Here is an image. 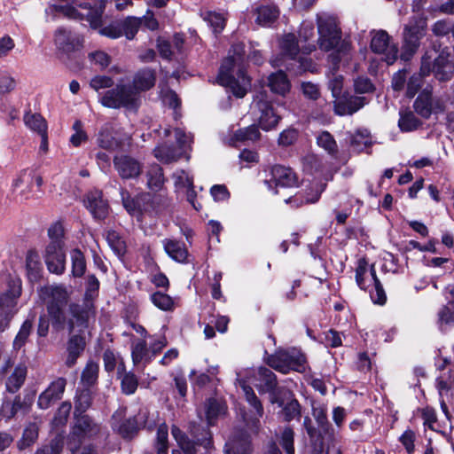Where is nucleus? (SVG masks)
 <instances>
[{
    "label": "nucleus",
    "mask_w": 454,
    "mask_h": 454,
    "mask_svg": "<svg viewBox=\"0 0 454 454\" xmlns=\"http://www.w3.org/2000/svg\"><path fill=\"white\" fill-rule=\"evenodd\" d=\"M427 76V75L422 74V72L419 70V73H414L409 78L405 92V97L407 98L411 99L416 96L423 85L424 78Z\"/></svg>",
    "instance_id": "obj_40"
},
{
    "label": "nucleus",
    "mask_w": 454,
    "mask_h": 454,
    "mask_svg": "<svg viewBox=\"0 0 454 454\" xmlns=\"http://www.w3.org/2000/svg\"><path fill=\"white\" fill-rule=\"evenodd\" d=\"M157 80L155 69L143 67L136 72L132 80V85L139 92L150 90L154 87Z\"/></svg>",
    "instance_id": "obj_21"
},
{
    "label": "nucleus",
    "mask_w": 454,
    "mask_h": 454,
    "mask_svg": "<svg viewBox=\"0 0 454 454\" xmlns=\"http://www.w3.org/2000/svg\"><path fill=\"white\" fill-rule=\"evenodd\" d=\"M268 86L273 93L286 96L290 91L291 82L283 70H278L269 75Z\"/></svg>",
    "instance_id": "obj_23"
},
{
    "label": "nucleus",
    "mask_w": 454,
    "mask_h": 454,
    "mask_svg": "<svg viewBox=\"0 0 454 454\" xmlns=\"http://www.w3.org/2000/svg\"><path fill=\"white\" fill-rule=\"evenodd\" d=\"M327 184L325 182L311 183L305 190L304 200L307 204L317 203L322 193L325 191Z\"/></svg>",
    "instance_id": "obj_36"
},
{
    "label": "nucleus",
    "mask_w": 454,
    "mask_h": 454,
    "mask_svg": "<svg viewBox=\"0 0 454 454\" xmlns=\"http://www.w3.org/2000/svg\"><path fill=\"white\" fill-rule=\"evenodd\" d=\"M38 437V427L35 423H30L25 428L22 438L19 442L20 449H26L34 444Z\"/></svg>",
    "instance_id": "obj_46"
},
{
    "label": "nucleus",
    "mask_w": 454,
    "mask_h": 454,
    "mask_svg": "<svg viewBox=\"0 0 454 454\" xmlns=\"http://www.w3.org/2000/svg\"><path fill=\"white\" fill-rule=\"evenodd\" d=\"M91 404V392L84 387L79 391L75 399V412H84Z\"/></svg>",
    "instance_id": "obj_54"
},
{
    "label": "nucleus",
    "mask_w": 454,
    "mask_h": 454,
    "mask_svg": "<svg viewBox=\"0 0 454 454\" xmlns=\"http://www.w3.org/2000/svg\"><path fill=\"white\" fill-rule=\"evenodd\" d=\"M261 138L259 126L251 124L247 128L239 129L234 133V139L239 142L257 141Z\"/></svg>",
    "instance_id": "obj_39"
},
{
    "label": "nucleus",
    "mask_w": 454,
    "mask_h": 454,
    "mask_svg": "<svg viewBox=\"0 0 454 454\" xmlns=\"http://www.w3.org/2000/svg\"><path fill=\"white\" fill-rule=\"evenodd\" d=\"M210 194L216 202L226 201L231 198V192L225 184H214L210 188Z\"/></svg>",
    "instance_id": "obj_60"
},
{
    "label": "nucleus",
    "mask_w": 454,
    "mask_h": 454,
    "mask_svg": "<svg viewBox=\"0 0 454 454\" xmlns=\"http://www.w3.org/2000/svg\"><path fill=\"white\" fill-rule=\"evenodd\" d=\"M390 36L385 30L378 31L371 40L370 48L377 54L384 53L389 45Z\"/></svg>",
    "instance_id": "obj_35"
},
{
    "label": "nucleus",
    "mask_w": 454,
    "mask_h": 454,
    "mask_svg": "<svg viewBox=\"0 0 454 454\" xmlns=\"http://www.w3.org/2000/svg\"><path fill=\"white\" fill-rule=\"evenodd\" d=\"M115 169L122 179L137 177L142 170L141 163L129 155L115 156Z\"/></svg>",
    "instance_id": "obj_20"
},
{
    "label": "nucleus",
    "mask_w": 454,
    "mask_h": 454,
    "mask_svg": "<svg viewBox=\"0 0 454 454\" xmlns=\"http://www.w3.org/2000/svg\"><path fill=\"white\" fill-rule=\"evenodd\" d=\"M423 125V121L411 110L400 111L398 128L402 132H412Z\"/></svg>",
    "instance_id": "obj_24"
},
{
    "label": "nucleus",
    "mask_w": 454,
    "mask_h": 454,
    "mask_svg": "<svg viewBox=\"0 0 454 454\" xmlns=\"http://www.w3.org/2000/svg\"><path fill=\"white\" fill-rule=\"evenodd\" d=\"M427 33V21L422 18H413L403 27L401 59L410 60L420 46V41Z\"/></svg>",
    "instance_id": "obj_6"
},
{
    "label": "nucleus",
    "mask_w": 454,
    "mask_h": 454,
    "mask_svg": "<svg viewBox=\"0 0 454 454\" xmlns=\"http://www.w3.org/2000/svg\"><path fill=\"white\" fill-rule=\"evenodd\" d=\"M153 155L156 159L165 164H168L176 160L172 149L167 146L155 147L153 149Z\"/></svg>",
    "instance_id": "obj_58"
},
{
    "label": "nucleus",
    "mask_w": 454,
    "mask_h": 454,
    "mask_svg": "<svg viewBox=\"0 0 454 454\" xmlns=\"http://www.w3.org/2000/svg\"><path fill=\"white\" fill-rule=\"evenodd\" d=\"M98 365L96 363L89 362L82 373L81 382L84 387L90 388L98 379Z\"/></svg>",
    "instance_id": "obj_45"
},
{
    "label": "nucleus",
    "mask_w": 454,
    "mask_h": 454,
    "mask_svg": "<svg viewBox=\"0 0 454 454\" xmlns=\"http://www.w3.org/2000/svg\"><path fill=\"white\" fill-rule=\"evenodd\" d=\"M317 32V44L321 51H330L335 49L340 42L341 31L333 20H318Z\"/></svg>",
    "instance_id": "obj_11"
},
{
    "label": "nucleus",
    "mask_w": 454,
    "mask_h": 454,
    "mask_svg": "<svg viewBox=\"0 0 454 454\" xmlns=\"http://www.w3.org/2000/svg\"><path fill=\"white\" fill-rule=\"evenodd\" d=\"M281 49L286 55L294 59L300 52L296 36L292 33L286 35L281 42Z\"/></svg>",
    "instance_id": "obj_42"
},
{
    "label": "nucleus",
    "mask_w": 454,
    "mask_h": 454,
    "mask_svg": "<svg viewBox=\"0 0 454 454\" xmlns=\"http://www.w3.org/2000/svg\"><path fill=\"white\" fill-rule=\"evenodd\" d=\"M152 302L161 310H170L174 307L172 298L161 292H155L151 295Z\"/></svg>",
    "instance_id": "obj_50"
},
{
    "label": "nucleus",
    "mask_w": 454,
    "mask_h": 454,
    "mask_svg": "<svg viewBox=\"0 0 454 454\" xmlns=\"http://www.w3.org/2000/svg\"><path fill=\"white\" fill-rule=\"evenodd\" d=\"M171 434L184 454H195V442L191 441L176 426H172Z\"/></svg>",
    "instance_id": "obj_31"
},
{
    "label": "nucleus",
    "mask_w": 454,
    "mask_h": 454,
    "mask_svg": "<svg viewBox=\"0 0 454 454\" xmlns=\"http://www.w3.org/2000/svg\"><path fill=\"white\" fill-rule=\"evenodd\" d=\"M142 25V19L129 16L121 22H115V39L122 35L128 40H132L137 34Z\"/></svg>",
    "instance_id": "obj_22"
},
{
    "label": "nucleus",
    "mask_w": 454,
    "mask_h": 454,
    "mask_svg": "<svg viewBox=\"0 0 454 454\" xmlns=\"http://www.w3.org/2000/svg\"><path fill=\"white\" fill-rule=\"evenodd\" d=\"M66 380L58 378L51 383V385L39 395L38 406L41 409H48L52 403L61 398L65 387Z\"/></svg>",
    "instance_id": "obj_18"
},
{
    "label": "nucleus",
    "mask_w": 454,
    "mask_h": 454,
    "mask_svg": "<svg viewBox=\"0 0 454 454\" xmlns=\"http://www.w3.org/2000/svg\"><path fill=\"white\" fill-rule=\"evenodd\" d=\"M163 247L168 255H190L183 240L165 239Z\"/></svg>",
    "instance_id": "obj_41"
},
{
    "label": "nucleus",
    "mask_w": 454,
    "mask_h": 454,
    "mask_svg": "<svg viewBox=\"0 0 454 454\" xmlns=\"http://www.w3.org/2000/svg\"><path fill=\"white\" fill-rule=\"evenodd\" d=\"M131 355L135 364L142 361L149 362L153 357L145 340L139 341L133 346Z\"/></svg>",
    "instance_id": "obj_47"
},
{
    "label": "nucleus",
    "mask_w": 454,
    "mask_h": 454,
    "mask_svg": "<svg viewBox=\"0 0 454 454\" xmlns=\"http://www.w3.org/2000/svg\"><path fill=\"white\" fill-rule=\"evenodd\" d=\"M147 187L153 192H159L162 189L166 181L163 168L159 164H153L146 172Z\"/></svg>",
    "instance_id": "obj_25"
},
{
    "label": "nucleus",
    "mask_w": 454,
    "mask_h": 454,
    "mask_svg": "<svg viewBox=\"0 0 454 454\" xmlns=\"http://www.w3.org/2000/svg\"><path fill=\"white\" fill-rule=\"evenodd\" d=\"M63 307L59 304H48V312L51 319V324L57 330L63 329L65 327L66 319L63 312Z\"/></svg>",
    "instance_id": "obj_44"
},
{
    "label": "nucleus",
    "mask_w": 454,
    "mask_h": 454,
    "mask_svg": "<svg viewBox=\"0 0 454 454\" xmlns=\"http://www.w3.org/2000/svg\"><path fill=\"white\" fill-rule=\"evenodd\" d=\"M101 431L100 427L89 416L76 417L67 437V443L83 442L97 436Z\"/></svg>",
    "instance_id": "obj_10"
},
{
    "label": "nucleus",
    "mask_w": 454,
    "mask_h": 454,
    "mask_svg": "<svg viewBox=\"0 0 454 454\" xmlns=\"http://www.w3.org/2000/svg\"><path fill=\"white\" fill-rule=\"evenodd\" d=\"M121 199L123 207L129 214L140 211V202L138 199L131 197L129 192L124 189L121 190Z\"/></svg>",
    "instance_id": "obj_53"
},
{
    "label": "nucleus",
    "mask_w": 454,
    "mask_h": 454,
    "mask_svg": "<svg viewBox=\"0 0 454 454\" xmlns=\"http://www.w3.org/2000/svg\"><path fill=\"white\" fill-rule=\"evenodd\" d=\"M225 454H251L250 441L247 437L230 440L225 445Z\"/></svg>",
    "instance_id": "obj_34"
},
{
    "label": "nucleus",
    "mask_w": 454,
    "mask_h": 454,
    "mask_svg": "<svg viewBox=\"0 0 454 454\" xmlns=\"http://www.w3.org/2000/svg\"><path fill=\"white\" fill-rule=\"evenodd\" d=\"M270 175V182L277 187L288 188L298 185V176L290 167L276 164L271 167Z\"/></svg>",
    "instance_id": "obj_15"
},
{
    "label": "nucleus",
    "mask_w": 454,
    "mask_h": 454,
    "mask_svg": "<svg viewBox=\"0 0 454 454\" xmlns=\"http://www.w3.org/2000/svg\"><path fill=\"white\" fill-rule=\"evenodd\" d=\"M55 45L58 51L68 61L74 60V67H81L82 59L79 57L84 47V37L65 27H59L54 34Z\"/></svg>",
    "instance_id": "obj_5"
},
{
    "label": "nucleus",
    "mask_w": 454,
    "mask_h": 454,
    "mask_svg": "<svg viewBox=\"0 0 454 454\" xmlns=\"http://www.w3.org/2000/svg\"><path fill=\"white\" fill-rule=\"evenodd\" d=\"M82 201L84 207L95 219L104 220L107 217L110 206L108 200L104 198L101 190L93 189L87 192L83 196Z\"/></svg>",
    "instance_id": "obj_12"
},
{
    "label": "nucleus",
    "mask_w": 454,
    "mask_h": 454,
    "mask_svg": "<svg viewBox=\"0 0 454 454\" xmlns=\"http://www.w3.org/2000/svg\"><path fill=\"white\" fill-rule=\"evenodd\" d=\"M47 243L44 255H66L68 236L62 219L56 220L47 228Z\"/></svg>",
    "instance_id": "obj_9"
},
{
    "label": "nucleus",
    "mask_w": 454,
    "mask_h": 454,
    "mask_svg": "<svg viewBox=\"0 0 454 454\" xmlns=\"http://www.w3.org/2000/svg\"><path fill=\"white\" fill-rule=\"evenodd\" d=\"M47 294H50L51 300L49 303L59 304L65 306L67 300V291L61 286H50L46 288Z\"/></svg>",
    "instance_id": "obj_48"
},
{
    "label": "nucleus",
    "mask_w": 454,
    "mask_h": 454,
    "mask_svg": "<svg viewBox=\"0 0 454 454\" xmlns=\"http://www.w3.org/2000/svg\"><path fill=\"white\" fill-rule=\"evenodd\" d=\"M377 278L374 263H370L364 257L358 259L356 267V281L358 286L367 290Z\"/></svg>",
    "instance_id": "obj_19"
},
{
    "label": "nucleus",
    "mask_w": 454,
    "mask_h": 454,
    "mask_svg": "<svg viewBox=\"0 0 454 454\" xmlns=\"http://www.w3.org/2000/svg\"><path fill=\"white\" fill-rule=\"evenodd\" d=\"M317 145L323 148L330 156L336 158L339 153L334 137L327 130L321 131L317 137Z\"/></svg>",
    "instance_id": "obj_30"
},
{
    "label": "nucleus",
    "mask_w": 454,
    "mask_h": 454,
    "mask_svg": "<svg viewBox=\"0 0 454 454\" xmlns=\"http://www.w3.org/2000/svg\"><path fill=\"white\" fill-rule=\"evenodd\" d=\"M90 85L95 90L106 88L109 89L114 85V80L110 76L96 75L90 80Z\"/></svg>",
    "instance_id": "obj_64"
},
{
    "label": "nucleus",
    "mask_w": 454,
    "mask_h": 454,
    "mask_svg": "<svg viewBox=\"0 0 454 454\" xmlns=\"http://www.w3.org/2000/svg\"><path fill=\"white\" fill-rule=\"evenodd\" d=\"M27 369L25 364H20L15 368L6 381V388L11 393L17 392L23 385L27 377Z\"/></svg>",
    "instance_id": "obj_26"
},
{
    "label": "nucleus",
    "mask_w": 454,
    "mask_h": 454,
    "mask_svg": "<svg viewBox=\"0 0 454 454\" xmlns=\"http://www.w3.org/2000/svg\"><path fill=\"white\" fill-rule=\"evenodd\" d=\"M434 35L437 36H444L451 33L453 35L454 25L444 20H440L434 22L432 27Z\"/></svg>",
    "instance_id": "obj_62"
},
{
    "label": "nucleus",
    "mask_w": 454,
    "mask_h": 454,
    "mask_svg": "<svg viewBox=\"0 0 454 454\" xmlns=\"http://www.w3.org/2000/svg\"><path fill=\"white\" fill-rule=\"evenodd\" d=\"M139 93L132 84H115V108L124 107L137 112L140 106Z\"/></svg>",
    "instance_id": "obj_13"
},
{
    "label": "nucleus",
    "mask_w": 454,
    "mask_h": 454,
    "mask_svg": "<svg viewBox=\"0 0 454 454\" xmlns=\"http://www.w3.org/2000/svg\"><path fill=\"white\" fill-rule=\"evenodd\" d=\"M414 112L425 120H428L434 113L433 88L425 87L413 102Z\"/></svg>",
    "instance_id": "obj_17"
},
{
    "label": "nucleus",
    "mask_w": 454,
    "mask_h": 454,
    "mask_svg": "<svg viewBox=\"0 0 454 454\" xmlns=\"http://www.w3.org/2000/svg\"><path fill=\"white\" fill-rule=\"evenodd\" d=\"M24 121L30 129L38 134L47 132V122L40 114H26Z\"/></svg>",
    "instance_id": "obj_38"
},
{
    "label": "nucleus",
    "mask_w": 454,
    "mask_h": 454,
    "mask_svg": "<svg viewBox=\"0 0 454 454\" xmlns=\"http://www.w3.org/2000/svg\"><path fill=\"white\" fill-rule=\"evenodd\" d=\"M266 363L282 373H287L291 370L302 372L306 369L305 356L296 348L278 350L267 357Z\"/></svg>",
    "instance_id": "obj_7"
},
{
    "label": "nucleus",
    "mask_w": 454,
    "mask_h": 454,
    "mask_svg": "<svg viewBox=\"0 0 454 454\" xmlns=\"http://www.w3.org/2000/svg\"><path fill=\"white\" fill-rule=\"evenodd\" d=\"M138 386L137 377L131 373H125L121 380V389L125 395H132L136 392Z\"/></svg>",
    "instance_id": "obj_55"
},
{
    "label": "nucleus",
    "mask_w": 454,
    "mask_h": 454,
    "mask_svg": "<svg viewBox=\"0 0 454 454\" xmlns=\"http://www.w3.org/2000/svg\"><path fill=\"white\" fill-rule=\"evenodd\" d=\"M280 443L287 454H294V431L290 427L283 430Z\"/></svg>",
    "instance_id": "obj_63"
},
{
    "label": "nucleus",
    "mask_w": 454,
    "mask_h": 454,
    "mask_svg": "<svg viewBox=\"0 0 454 454\" xmlns=\"http://www.w3.org/2000/svg\"><path fill=\"white\" fill-rule=\"evenodd\" d=\"M31 330H32V322L30 320H26L18 334L16 335L14 340H13V348L14 349H20L26 343L28 336L30 335L31 333Z\"/></svg>",
    "instance_id": "obj_49"
},
{
    "label": "nucleus",
    "mask_w": 454,
    "mask_h": 454,
    "mask_svg": "<svg viewBox=\"0 0 454 454\" xmlns=\"http://www.w3.org/2000/svg\"><path fill=\"white\" fill-rule=\"evenodd\" d=\"M257 106L261 112L259 127L264 131H270L275 129L281 120V117L277 114L272 103L268 100L260 99L257 102Z\"/></svg>",
    "instance_id": "obj_16"
},
{
    "label": "nucleus",
    "mask_w": 454,
    "mask_h": 454,
    "mask_svg": "<svg viewBox=\"0 0 454 454\" xmlns=\"http://www.w3.org/2000/svg\"><path fill=\"white\" fill-rule=\"evenodd\" d=\"M8 289L0 296V332L8 326L14 314L17 299L21 294V280L18 276H10L7 281Z\"/></svg>",
    "instance_id": "obj_8"
},
{
    "label": "nucleus",
    "mask_w": 454,
    "mask_h": 454,
    "mask_svg": "<svg viewBox=\"0 0 454 454\" xmlns=\"http://www.w3.org/2000/svg\"><path fill=\"white\" fill-rule=\"evenodd\" d=\"M256 22L262 26H270L277 20L279 12L277 7L261 5L256 8Z\"/></svg>",
    "instance_id": "obj_29"
},
{
    "label": "nucleus",
    "mask_w": 454,
    "mask_h": 454,
    "mask_svg": "<svg viewBox=\"0 0 454 454\" xmlns=\"http://www.w3.org/2000/svg\"><path fill=\"white\" fill-rule=\"evenodd\" d=\"M283 416L286 421L297 419L301 415V407L297 400L287 403L283 409Z\"/></svg>",
    "instance_id": "obj_59"
},
{
    "label": "nucleus",
    "mask_w": 454,
    "mask_h": 454,
    "mask_svg": "<svg viewBox=\"0 0 454 454\" xmlns=\"http://www.w3.org/2000/svg\"><path fill=\"white\" fill-rule=\"evenodd\" d=\"M301 89L303 96L309 100L316 101L320 97L318 86L311 82H302Z\"/></svg>",
    "instance_id": "obj_61"
},
{
    "label": "nucleus",
    "mask_w": 454,
    "mask_h": 454,
    "mask_svg": "<svg viewBox=\"0 0 454 454\" xmlns=\"http://www.w3.org/2000/svg\"><path fill=\"white\" fill-rule=\"evenodd\" d=\"M72 317L68 321L69 331H74L75 326L85 327L89 318V311L82 309L79 305H71Z\"/></svg>",
    "instance_id": "obj_32"
},
{
    "label": "nucleus",
    "mask_w": 454,
    "mask_h": 454,
    "mask_svg": "<svg viewBox=\"0 0 454 454\" xmlns=\"http://www.w3.org/2000/svg\"><path fill=\"white\" fill-rule=\"evenodd\" d=\"M235 67L236 59L233 56L224 58L218 69L216 83L229 89L237 98H243L247 93L248 87L251 86V78L243 67L238 69L237 77H235L233 74Z\"/></svg>",
    "instance_id": "obj_2"
},
{
    "label": "nucleus",
    "mask_w": 454,
    "mask_h": 454,
    "mask_svg": "<svg viewBox=\"0 0 454 454\" xmlns=\"http://www.w3.org/2000/svg\"><path fill=\"white\" fill-rule=\"evenodd\" d=\"M70 411L71 403L67 402L62 403L52 419L53 427L58 428L63 427L67 421Z\"/></svg>",
    "instance_id": "obj_52"
},
{
    "label": "nucleus",
    "mask_w": 454,
    "mask_h": 454,
    "mask_svg": "<svg viewBox=\"0 0 454 454\" xmlns=\"http://www.w3.org/2000/svg\"><path fill=\"white\" fill-rule=\"evenodd\" d=\"M88 59L92 66L97 67V70H105L111 63L112 58L106 52L98 50L91 51L88 54Z\"/></svg>",
    "instance_id": "obj_43"
},
{
    "label": "nucleus",
    "mask_w": 454,
    "mask_h": 454,
    "mask_svg": "<svg viewBox=\"0 0 454 454\" xmlns=\"http://www.w3.org/2000/svg\"><path fill=\"white\" fill-rule=\"evenodd\" d=\"M225 411L224 404L216 399L210 398L206 403V419L209 426L214 425L215 420Z\"/></svg>",
    "instance_id": "obj_33"
},
{
    "label": "nucleus",
    "mask_w": 454,
    "mask_h": 454,
    "mask_svg": "<svg viewBox=\"0 0 454 454\" xmlns=\"http://www.w3.org/2000/svg\"><path fill=\"white\" fill-rule=\"evenodd\" d=\"M420 71L433 75L439 82H450L454 76V59L450 51H442L436 56H422Z\"/></svg>",
    "instance_id": "obj_4"
},
{
    "label": "nucleus",
    "mask_w": 454,
    "mask_h": 454,
    "mask_svg": "<svg viewBox=\"0 0 454 454\" xmlns=\"http://www.w3.org/2000/svg\"><path fill=\"white\" fill-rule=\"evenodd\" d=\"M140 424L136 418L129 419L119 427V433L123 438H132L139 430Z\"/></svg>",
    "instance_id": "obj_56"
},
{
    "label": "nucleus",
    "mask_w": 454,
    "mask_h": 454,
    "mask_svg": "<svg viewBox=\"0 0 454 454\" xmlns=\"http://www.w3.org/2000/svg\"><path fill=\"white\" fill-rule=\"evenodd\" d=\"M106 4L107 0H88L83 2L80 4V7L85 10L86 12H82L70 4L61 5L57 10L69 19L86 20L91 29H98L102 25V15L105 12Z\"/></svg>",
    "instance_id": "obj_3"
},
{
    "label": "nucleus",
    "mask_w": 454,
    "mask_h": 454,
    "mask_svg": "<svg viewBox=\"0 0 454 454\" xmlns=\"http://www.w3.org/2000/svg\"><path fill=\"white\" fill-rule=\"evenodd\" d=\"M247 373L249 376L253 374L254 379H249L247 381L244 380L241 372H237V381L242 388L246 400L254 409L256 414L255 422H258L259 419L263 415V408L247 382L253 383L261 392L271 393L273 395L278 385L277 378L270 369L265 367H260L256 372L254 370L247 371Z\"/></svg>",
    "instance_id": "obj_1"
},
{
    "label": "nucleus",
    "mask_w": 454,
    "mask_h": 454,
    "mask_svg": "<svg viewBox=\"0 0 454 454\" xmlns=\"http://www.w3.org/2000/svg\"><path fill=\"white\" fill-rule=\"evenodd\" d=\"M204 20L208 22L215 33H221L226 25L224 17L215 12H207Z\"/></svg>",
    "instance_id": "obj_51"
},
{
    "label": "nucleus",
    "mask_w": 454,
    "mask_h": 454,
    "mask_svg": "<svg viewBox=\"0 0 454 454\" xmlns=\"http://www.w3.org/2000/svg\"><path fill=\"white\" fill-rule=\"evenodd\" d=\"M372 145V141L367 130H356L350 137V146L353 150L361 153Z\"/></svg>",
    "instance_id": "obj_37"
},
{
    "label": "nucleus",
    "mask_w": 454,
    "mask_h": 454,
    "mask_svg": "<svg viewBox=\"0 0 454 454\" xmlns=\"http://www.w3.org/2000/svg\"><path fill=\"white\" fill-rule=\"evenodd\" d=\"M63 437L57 435L49 445H45L36 450L35 454H60L63 449Z\"/></svg>",
    "instance_id": "obj_57"
},
{
    "label": "nucleus",
    "mask_w": 454,
    "mask_h": 454,
    "mask_svg": "<svg viewBox=\"0 0 454 454\" xmlns=\"http://www.w3.org/2000/svg\"><path fill=\"white\" fill-rule=\"evenodd\" d=\"M85 348L84 338L81 335H73L67 344L68 356L67 358V364L71 367L73 366L78 356L83 351Z\"/></svg>",
    "instance_id": "obj_28"
},
{
    "label": "nucleus",
    "mask_w": 454,
    "mask_h": 454,
    "mask_svg": "<svg viewBox=\"0 0 454 454\" xmlns=\"http://www.w3.org/2000/svg\"><path fill=\"white\" fill-rule=\"evenodd\" d=\"M365 104L364 97L350 96L348 92H343L342 96L333 101V111L336 115H352L361 109Z\"/></svg>",
    "instance_id": "obj_14"
},
{
    "label": "nucleus",
    "mask_w": 454,
    "mask_h": 454,
    "mask_svg": "<svg viewBox=\"0 0 454 454\" xmlns=\"http://www.w3.org/2000/svg\"><path fill=\"white\" fill-rule=\"evenodd\" d=\"M98 145L112 153L114 151V124L110 121L105 123L97 135Z\"/></svg>",
    "instance_id": "obj_27"
}]
</instances>
